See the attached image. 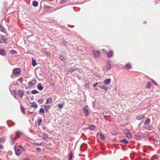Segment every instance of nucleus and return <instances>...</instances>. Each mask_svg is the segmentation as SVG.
I'll use <instances>...</instances> for the list:
<instances>
[{
	"label": "nucleus",
	"mask_w": 160,
	"mask_h": 160,
	"mask_svg": "<svg viewBox=\"0 0 160 160\" xmlns=\"http://www.w3.org/2000/svg\"><path fill=\"white\" fill-rule=\"evenodd\" d=\"M124 132L126 135L127 137L129 138H131L132 136L131 134L130 131L128 129H125L124 130Z\"/></svg>",
	"instance_id": "obj_1"
},
{
	"label": "nucleus",
	"mask_w": 160,
	"mask_h": 160,
	"mask_svg": "<svg viewBox=\"0 0 160 160\" xmlns=\"http://www.w3.org/2000/svg\"><path fill=\"white\" fill-rule=\"evenodd\" d=\"M21 72V71L19 68H15L13 70V74L16 75H19Z\"/></svg>",
	"instance_id": "obj_2"
},
{
	"label": "nucleus",
	"mask_w": 160,
	"mask_h": 160,
	"mask_svg": "<svg viewBox=\"0 0 160 160\" xmlns=\"http://www.w3.org/2000/svg\"><path fill=\"white\" fill-rule=\"evenodd\" d=\"M83 110L84 112L86 114V116H88L89 115L88 109V106H86L83 107Z\"/></svg>",
	"instance_id": "obj_3"
},
{
	"label": "nucleus",
	"mask_w": 160,
	"mask_h": 160,
	"mask_svg": "<svg viewBox=\"0 0 160 160\" xmlns=\"http://www.w3.org/2000/svg\"><path fill=\"white\" fill-rule=\"evenodd\" d=\"M15 152L16 154L17 155H19L22 153L21 150L20 149H18V148H16L15 147Z\"/></svg>",
	"instance_id": "obj_4"
},
{
	"label": "nucleus",
	"mask_w": 160,
	"mask_h": 160,
	"mask_svg": "<svg viewBox=\"0 0 160 160\" xmlns=\"http://www.w3.org/2000/svg\"><path fill=\"white\" fill-rule=\"evenodd\" d=\"M111 68V62L108 61L106 65V69L107 70H109Z\"/></svg>",
	"instance_id": "obj_5"
},
{
	"label": "nucleus",
	"mask_w": 160,
	"mask_h": 160,
	"mask_svg": "<svg viewBox=\"0 0 160 160\" xmlns=\"http://www.w3.org/2000/svg\"><path fill=\"white\" fill-rule=\"evenodd\" d=\"M93 53L95 57H98L100 56V52L99 51H93Z\"/></svg>",
	"instance_id": "obj_6"
},
{
	"label": "nucleus",
	"mask_w": 160,
	"mask_h": 160,
	"mask_svg": "<svg viewBox=\"0 0 160 160\" xmlns=\"http://www.w3.org/2000/svg\"><path fill=\"white\" fill-rule=\"evenodd\" d=\"M107 57L110 58L112 57L113 55V52L112 51H110L109 52H107Z\"/></svg>",
	"instance_id": "obj_7"
},
{
	"label": "nucleus",
	"mask_w": 160,
	"mask_h": 160,
	"mask_svg": "<svg viewBox=\"0 0 160 160\" xmlns=\"http://www.w3.org/2000/svg\"><path fill=\"white\" fill-rule=\"evenodd\" d=\"M36 82V81L35 80H33L29 82L28 83V85L29 86H32L34 85Z\"/></svg>",
	"instance_id": "obj_8"
},
{
	"label": "nucleus",
	"mask_w": 160,
	"mask_h": 160,
	"mask_svg": "<svg viewBox=\"0 0 160 160\" xmlns=\"http://www.w3.org/2000/svg\"><path fill=\"white\" fill-rule=\"evenodd\" d=\"M24 94V93L23 91L21 90H19L18 94L20 97L22 98Z\"/></svg>",
	"instance_id": "obj_9"
},
{
	"label": "nucleus",
	"mask_w": 160,
	"mask_h": 160,
	"mask_svg": "<svg viewBox=\"0 0 160 160\" xmlns=\"http://www.w3.org/2000/svg\"><path fill=\"white\" fill-rule=\"evenodd\" d=\"M144 117L143 116L142 114H140L138 115L136 119L138 120H140L142 119Z\"/></svg>",
	"instance_id": "obj_10"
},
{
	"label": "nucleus",
	"mask_w": 160,
	"mask_h": 160,
	"mask_svg": "<svg viewBox=\"0 0 160 160\" xmlns=\"http://www.w3.org/2000/svg\"><path fill=\"white\" fill-rule=\"evenodd\" d=\"M111 81V79L110 78H108L105 80L104 82L103 83L105 84H109Z\"/></svg>",
	"instance_id": "obj_11"
},
{
	"label": "nucleus",
	"mask_w": 160,
	"mask_h": 160,
	"mask_svg": "<svg viewBox=\"0 0 160 160\" xmlns=\"http://www.w3.org/2000/svg\"><path fill=\"white\" fill-rule=\"evenodd\" d=\"M37 88L38 89L40 90H42L43 88V87L42 86L41 83H39L38 84Z\"/></svg>",
	"instance_id": "obj_12"
},
{
	"label": "nucleus",
	"mask_w": 160,
	"mask_h": 160,
	"mask_svg": "<svg viewBox=\"0 0 160 160\" xmlns=\"http://www.w3.org/2000/svg\"><path fill=\"white\" fill-rule=\"evenodd\" d=\"M42 135V138L44 140L47 139L48 138V135L45 132H43Z\"/></svg>",
	"instance_id": "obj_13"
},
{
	"label": "nucleus",
	"mask_w": 160,
	"mask_h": 160,
	"mask_svg": "<svg viewBox=\"0 0 160 160\" xmlns=\"http://www.w3.org/2000/svg\"><path fill=\"white\" fill-rule=\"evenodd\" d=\"M150 120L149 118L147 119L144 122V125H148L149 124Z\"/></svg>",
	"instance_id": "obj_14"
},
{
	"label": "nucleus",
	"mask_w": 160,
	"mask_h": 160,
	"mask_svg": "<svg viewBox=\"0 0 160 160\" xmlns=\"http://www.w3.org/2000/svg\"><path fill=\"white\" fill-rule=\"evenodd\" d=\"M0 30L2 32L4 33H6V31L5 28L1 25L0 26Z\"/></svg>",
	"instance_id": "obj_15"
},
{
	"label": "nucleus",
	"mask_w": 160,
	"mask_h": 160,
	"mask_svg": "<svg viewBox=\"0 0 160 160\" xmlns=\"http://www.w3.org/2000/svg\"><path fill=\"white\" fill-rule=\"evenodd\" d=\"M17 53V52L15 50H12L10 51L9 54L11 55H12L16 54Z\"/></svg>",
	"instance_id": "obj_16"
},
{
	"label": "nucleus",
	"mask_w": 160,
	"mask_h": 160,
	"mask_svg": "<svg viewBox=\"0 0 160 160\" xmlns=\"http://www.w3.org/2000/svg\"><path fill=\"white\" fill-rule=\"evenodd\" d=\"M0 54L2 55H4L5 54V52L2 49H0Z\"/></svg>",
	"instance_id": "obj_17"
},
{
	"label": "nucleus",
	"mask_w": 160,
	"mask_h": 160,
	"mask_svg": "<svg viewBox=\"0 0 160 160\" xmlns=\"http://www.w3.org/2000/svg\"><path fill=\"white\" fill-rule=\"evenodd\" d=\"M32 4L34 6L36 7L38 5V2L36 1H34L32 2Z\"/></svg>",
	"instance_id": "obj_18"
},
{
	"label": "nucleus",
	"mask_w": 160,
	"mask_h": 160,
	"mask_svg": "<svg viewBox=\"0 0 160 160\" xmlns=\"http://www.w3.org/2000/svg\"><path fill=\"white\" fill-rule=\"evenodd\" d=\"M88 128L91 130H94L95 128V127L93 125H90L89 126Z\"/></svg>",
	"instance_id": "obj_19"
},
{
	"label": "nucleus",
	"mask_w": 160,
	"mask_h": 160,
	"mask_svg": "<svg viewBox=\"0 0 160 160\" xmlns=\"http://www.w3.org/2000/svg\"><path fill=\"white\" fill-rule=\"evenodd\" d=\"M121 142L122 143H124L126 144H128V141L126 139H123L121 140Z\"/></svg>",
	"instance_id": "obj_20"
},
{
	"label": "nucleus",
	"mask_w": 160,
	"mask_h": 160,
	"mask_svg": "<svg viewBox=\"0 0 160 160\" xmlns=\"http://www.w3.org/2000/svg\"><path fill=\"white\" fill-rule=\"evenodd\" d=\"M73 156L72 153V152H70L69 154V160H71L72 159Z\"/></svg>",
	"instance_id": "obj_21"
},
{
	"label": "nucleus",
	"mask_w": 160,
	"mask_h": 160,
	"mask_svg": "<svg viewBox=\"0 0 160 160\" xmlns=\"http://www.w3.org/2000/svg\"><path fill=\"white\" fill-rule=\"evenodd\" d=\"M52 99L51 98H48V99H47L46 103L47 104H49L52 102Z\"/></svg>",
	"instance_id": "obj_22"
},
{
	"label": "nucleus",
	"mask_w": 160,
	"mask_h": 160,
	"mask_svg": "<svg viewBox=\"0 0 160 160\" xmlns=\"http://www.w3.org/2000/svg\"><path fill=\"white\" fill-rule=\"evenodd\" d=\"M59 58L61 60H65L66 59V58L63 55H60L59 57Z\"/></svg>",
	"instance_id": "obj_23"
},
{
	"label": "nucleus",
	"mask_w": 160,
	"mask_h": 160,
	"mask_svg": "<svg viewBox=\"0 0 160 160\" xmlns=\"http://www.w3.org/2000/svg\"><path fill=\"white\" fill-rule=\"evenodd\" d=\"M125 68L127 69H129L131 68V65L129 63L127 64L125 66Z\"/></svg>",
	"instance_id": "obj_24"
},
{
	"label": "nucleus",
	"mask_w": 160,
	"mask_h": 160,
	"mask_svg": "<svg viewBox=\"0 0 160 160\" xmlns=\"http://www.w3.org/2000/svg\"><path fill=\"white\" fill-rule=\"evenodd\" d=\"M99 86L101 89H104L106 91L108 89V88L104 86Z\"/></svg>",
	"instance_id": "obj_25"
},
{
	"label": "nucleus",
	"mask_w": 160,
	"mask_h": 160,
	"mask_svg": "<svg viewBox=\"0 0 160 160\" xmlns=\"http://www.w3.org/2000/svg\"><path fill=\"white\" fill-rule=\"evenodd\" d=\"M32 64L33 66H35L37 65V63L35 60L33 59L32 60Z\"/></svg>",
	"instance_id": "obj_26"
},
{
	"label": "nucleus",
	"mask_w": 160,
	"mask_h": 160,
	"mask_svg": "<svg viewBox=\"0 0 160 160\" xmlns=\"http://www.w3.org/2000/svg\"><path fill=\"white\" fill-rule=\"evenodd\" d=\"M38 125L39 126L41 125L42 122V119L41 118H39L38 119Z\"/></svg>",
	"instance_id": "obj_27"
},
{
	"label": "nucleus",
	"mask_w": 160,
	"mask_h": 160,
	"mask_svg": "<svg viewBox=\"0 0 160 160\" xmlns=\"http://www.w3.org/2000/svg\"><path fill=\"white\" fill-rule=\"evenodd\" d=\"M5 138L2 137L0 138V143H3L5 142Z\"/></svg>",
	"instance_id": "obj_28"
},
{
	"label": "nucleus",
	"mask_w": 160,
	"mask_h": 160,
	"mask_svg": "<svg viewBox=\"0 0 160 160\" xmlns=\"http://www.w3.org/2000/svg\"><path fill=\"white\" fill-rule=\"evenodd\" d=\"M89 86V83L86 82L84 84V87L86 89H88Z\"/></svg>",
	"instance_id": "obj_29"
},
{
	"label": "nucleus",
	"mask_w": 160,
	"mask_h": 160,
	"mask_svg": "<svg viewBox=\"0 0 160 160\" xmlns=\"http://www.w3.org/2000/svg\"><path fill=\"white\" fill-rule=\"evenodd\" d=\"M49 107H50V106L48 105V106H44V108L46 110V112H48V109L49 108Z\"/></svg>",
	"instance_id": "obj_30"
},
{
	"label": "nucleus",
	"mask_w": 160,
	"mask_h": 160,
	"mask_svg": "<svg viewBox=\"0 0 160 160\" xmlns=\"http://www.w3.org/2000/svg\"><path fill=\"white\" fill-rule=\"evenodd\" d=\"M32 106L35 108H37L38 107L37 104L34 102H33L32 103Z\"/></svg>",
	"instance_id": "obj_31"
},
{
	"label": "nucleus",
	"mask_w": 160,
	"mask_h": 160,
	"mask_svg": "<svg viewBox=\"0 0 160 160\" xmlns=\"http://www.w3.org/2000/svg\"><path fill=\"white\" fill-rule=\"evenodd\" d=\"M21 110L23 114H25V109L23 106H21Z\"/></svg>",
	"instance_id": "obj_32"
},
{
	"label": "nucleus",
	"mask_w": 160,
	"mask_h": 160,
	"mask_svg": "<svg viewBox=\"0 0 160 160\" xmlns=\"http://www.w3.org/2000/svg\"><path fill=\"white\" fill-rule=\"evenodd\" d=\"M151 83L150 82H148L147 83V85L146 88H149L151 87Z\"/></svg>",
	"instance_id": "obj_33"
},
{
	"label": "nucleus",
	"mask_w": 160,
	"mask_h": 160,
	"mask_svg": "<svg viewBox=\"0 0 160 160\" xmlns=\"http://www.w3.org/2000/svg\"><path fill=\"white\" fill-rule=\"evenodd\" d=\"M45 111L43 108H41L39 110V112L40 113H44Z\"/></svg>",
	"instance_id": "obj_34"
},
{
	"label": "nucleus",
	"mask_w": 160,
	"mask_h": 160,
	"mask_svg": "<svg viewBox=\"0 0 160 160\" xmlns=\"http://www.w3.org/2000/svg\"><path fill=\"white\" fill-rule=\"evenodd\" d=\"M100 135L101 139H104L105 138V136L102 133H100Z\"/></svg>",
	"instance_id": "obj_35"
},
{
	"label": "nucleus",
	"mask_w": 160,
	"mask_h": 160,
	"mask_svg": "<svg viewBox=\"0 0 160 160\" xmlns=\"http://www.w3.org/2000/svg\"><path fill=\"white\" fill-rule=\"evenodd\" d=\"M43 100L42 98L40 99L38 101V102L40 104L42 103H43Z\"/></svg>",
	"instance_id": "obj_36"
},
{
	"label": "nucleus",
	"mask_w": 160,
	"mask_h": 160,
	"mask_svg": "<svg viewBox=\"0 0 160 160\" xmlns=\"http://www.w3.org/2000/svg\"><path fill=\"white\" fill-rule=\"evenodd\" d=\"M38 92L36 90H33L32 91V93L33 94H35L38 93Z\"/></svg>",
	"instance_id": "obj_37"
},
{
	"label": "nucleus",
	"mask_w": 160,
	"mask_h": 160,
	"mask_svg": "<svg viewBox=\"0 0 160 160\" xmlns=\"http://www.w3.org/2000/svg\"><path fill=\"white\" fill-rule=\"evenodd\" d=\"M63 105L62 104H58V108L60 109H62L63 108Z\"/></svg>",
	"instance_id": "obj_38"
},
{
	"label": "nucleus",
	"mask_w": 160,
	"mask_h": 160,
	"mask_svg": "<svg viewBox=\"0 0 160 160\" xmlns=\"http://www.w3.org/2000/svg\"><path fill=\"white\" fill-rule=\"evenodd\" d=\"M2 40L1 39H0V43H2V42H5V43H6L5 40V39L4 40L3 38H2Z\"/></svg>",
	"instance_id": "obj_39"
},
{
	"label": "nucleus",
	"mask_w": 160,
	"mask_h": 160,
	"mask_svg": "<svg viewBox=\"0 0 160 160\" xmlns=\"http://www.w3.org/2000/svg\"><path fill=\"white\" fill-rule=\"evenodd\" d=\"M151 81H152V83L154 85H157V83H156V82L155 81H154V80H153V79H151Z\"/></svg>",
	"instance_id": "obj_40"
},
{
	"label": "nucleus",
	"mask_w": 160,
	"mask_h": 160,
	"mask_svg": "<svg viewBox=\"0 0 160 160\" xmlns=\"http://www.w3.org/2000/svg\"><path fill=\"white\" fill-rule=\"evenodd\" d=\"M36 151L38 152H40L41 151V150L39 148H36Z\"/></svg>",
	"instance_id": "obj_41"
},
{
	"label": "nucleus",
	"mask_w": 160,
	"mask_h": 160,
	"mask_svg": "<svg viewBox=\"0 0 160 160\" xmlns=\"http://www.w3.org/2000/svg\"><path fill=\"white\" fill-rule=\"evenodd\" d=\"M67 1V0H62L60 2L61 4H62L65 3Z\"/></svg>",
	"instance_id": "obj_42"
},
{
	"label": "nucleus",
	"mask_w": 160,
	"mask_h": 160,
	"mask_svg": "<svg viewBox=\"0 0 160 160\" xmlns=\"http://www.w3.org/2000/svg\"><path fill=\"white\" fill-rule=\"evenodd\" d=\"M18 81L19 82H22V81H23V78H20L19 79H18Z\"/></svg>",
	"instance_id": "obj_43"
},
{
	"label": "nucleus",
	"mask_w": 160,
	"mask_h": 160,
	"mask_svg": "<svg viewBox=\"0 0 160 160\" xmlns=\"http://www.w3.org/2000/svg\"><path fill=\"white\" fill-rule=\"evenodd\" d=\"M75 70V69H73L72 68H71V69H70L69 70V72H73Z\"/></svg>",
	"instance_id": "obj_44"
},
{
	"label": "nucleus",
	"mask_w": 160,
	"mask_h": 160,
	"mask_svg": "<svg viewBox=\"0 0 160 160\" xmlns=\"http://www.w3.org/2000/svg\"><path fill=\"white\" fill-rule=\"evenodd\" d=\"M17 134V135H20L21 134V132L19 131H17L16 132Z\"/></svg>",
	"instance_id": "obj_45"
},
{
	"label": "nucleus",
	"mask_w": 160,
	"mask_h": 160,
	"mask_svg": "<svg viewBox=\"0 0 160 160\" xmlns=\"http://www.w3.org/2000/svg\"><path fill=\"white\" fill-rule=\"evenodd\" d=\"M112 135H116L117 134V133L116 132H112Z\"/></svg>",
	"instance_id": "obj_46"
},
{
	"label": "nucleus",
	"mask_w": 160,
	"mask_h": 160,
	"mask_svg": "<svg viewBox=\"0 0 160 160\" xmlns=\"http://www.w3.org/2000/svg\"><path fill=\"white\" fill-rule=\"evenodd\" d=\"M3 148V146L2 144H0V149H2Z\"/></svg>",
	"instance_id": "obj_47"
},
{
	"label": "nucleus",
	"mask_w": 160,
	"mask_h": 160,
	"mask_svg": "<svg viewBox=\"0 0 160 160\" xmlns=\"http://www.w3.org/2000/svg\"><path fill=\"white\" fill-rule=\"evenodd\" d=\"M98 84V82H96V83H95V84H94L93 85V87H94V88H95V87H96V86Z\"/></svg>",
	"instance_id": "obj_48"
},
{
	"label": "nucleus",
	"mask_w": 160,
	"mask_h": 160,
	"mask_svg": "<svg viewBox=\"0 0 160 160\" xmlns=\"http://www.w3.org/2000/svg\"><path fill=\"white\" fill-rule=\"evenodd\" d=\"M12 135H11L10 136V138H11V139H12Z\"/></svg>",
	"instance_id": "obj_49"
},
{
	"label": "nucleus",
	"mask_w": 160,
	"mask_h": 160,
	"mask_svg": "<svg viewBox=\"0 0 160 160\" xmlns=\"http://www.w3.org/2000/svg\"><path fill=\"white\" fill-rule=\"evenodd\" d=\"M13 91H15V92H16V91L15 90H14Z\"/></svg>",
	"instance_id": "obj_50"
},
{
	"label": "nucleus",
	"mask_w": 160,
	"mask_h": 160,
	"mask_svg": "<svg viewBox=\"0 0 160 160\" xmlns=\"http://www.w3.org/2000/svg\"><path fill=\"white\" fill-rule=\"evenodd\" d=\"M159 131H160V128H159Z\"/></svg>",
	"instance_id": "obj_51"
}]
</instances>
